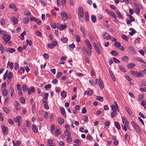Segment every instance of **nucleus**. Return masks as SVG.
I'll return each instance as SVG.
<instances>
[{
    "instance_id": "nucleus-1",
    "label": "nucleus",
    "mask_w": 146,
    "mask_h": 146,
    "mask_svg": "<svg viewBox=\"0 0 146 146\" xmlns=\"http://www.w3.org/2000/svg\"><path fill=\"white\" fill-rule=\"evenodd\" d=\"M122 121L123 125H122L121 126L122 129L125 131H126L127 129H130V127L129 126V123L127 121L126 118L123 117L122 118Z\"/></svg>"
},
{
    "instance_id": "nucleus-2",
    "label": "nucleus",
    "mask_w": 146,
    "mask_h": 146,
    "mask_svg": "<svg viewBox=\"0 0 146 146\" xmlns=\"http://www.w3.org/2000/svg\"><path fill=\"white\" fill-rule=\"evenodd\" d=\"M130 73L135 76L138 77H142L143 75L142 73H139L137 71H134L133 70H131L130 71Z\"/></svg>"
},
{
    "instance_id": "nucleus-3",
    "label": "nucleus",
    "mask_w": 146,
    "mask_h": 146,
    "mask_svg": "<svg viewBox=\"0 0 146 146\" xmlns=\"http://www.w3.org/2000/svg\"><path fill=\"white\" fill-rule=\"evenodd\" d=\"M78 15L80 17H82L84 16V11L82 7H80L78 9Z\"/></svg>"
},
{
    "instance_id": "nucleus-4",
    "label": "nucleus",
    "mask_w": 146,
    "mask_h": 146,
    "mask_svg": "<svg viewBox=\"0 0 146 146\" xmlns=\"http://www.w3.org/2000/svg\"><path fill=\"white\" fill-rule=\"evenodd\" d=\"M61 18L64 21H66L68 18L67 15L66 13L62 12L61 13Z\"/></svg>"
},
{
    "instance_id": "nucleus-5",
    "label": "nucleus",
    "mask_w": 146,
    "mask_h": 146,
    "mask_svg": "<svg viewBox=\"0 0 146 146\" xmlns=\"http://www.w3.org/2000/svg\"><path fill=\"white\" fill-rule=\"evenodd\" d=\"M30 21H35L38 25H40L41 23V21L40 20L37 19L35 17H32L30 18Z\"/></svg>"
},
{
    "instance_id": "nucleus-6",
    "label": "nucleus",
    "mask_w": 146,
    "mask_h": 146,
    "mask_svg": "<svg viewBox=\"0 0 146 146\" xmlns=\"http://www.w3.org/2000/svg\"><path fill=\"white\" fill-rule=\"evenodd\" d=\"M2 130L3 133L5 135H7L8 133V128L5 127L4 125H2L1 126Z\"/></svg>"
},
{
    "instance_id": "nucleus-7",
    "label": "nucleus",
    "mask_w": 146,
    "mask_h": 146,
    "mask_svg": "<svg viewBox=\"0 0 146 146\" xmlns=\"http://www.w3.org/2000/svg\"><path fill=\"white\" fill-rule=\"evenodd\" d=\"M102 35L104 38L106 40L110 39L111 38V36H110L109 35L108 33H104L102 34Z\"/></svg>"
},
{
    "instance_id": "nucleus-8",
    "label": "nucleus",
    "mask_w": 146,
    "mask_h": 146,
    "mask_svg": "<svg viewBox=\"0 0 146 146\" xmlns=\"http://www.w3.org/2000/svg\"><path fill=\"white\" fill-rule=\"evenodd\" d=\"M3 38L4 41L5 42H7L10 39V36L8 35H5L3 36Z\"/></svg>"
},
{
    "instance_id": "nucleus-9",
    "label": "nucleus",
    "mask_w": 146,
    "mask_h": 146,
    "mask_svg": "<svg viewBox=\"0 0 146 146\" xmlns=\"http://www.w3.org/2000/svg\"><path fill=\"white\" fill-rule=\"evenodd\" d=\"M67 27V26L66 24L64 25H61L58 26L57 28L60 30H63L65 29Z\"/></svg>"
},
{
    "instance_id": "nucleus-10",
    "label": "nucleus",
    "mask_w": 146,
    "mask_h": 146,
    "mask_svg": "<svg viewBox=\"0 0 146 146\" xmlns=\"http://www.w3.org/2000/svg\"><path fill=\"white\" fill-rule=\"evenodd\" d=\"M13 76V73L11 72L9 73L7 76V81L8 83L10 82L11 81V79Z\"/></svg>"
},
{
    "instance_id": "nucleus-11",
    "label": "nucleus",
    "mask_w": 146,
    "mask_h": 146,
    "mask_svg": "<svg viewBox=\"0 0 146 146\" xmlns=\"http://www.w3.org/2000/svg\"><path fill=\"white\" fill-rule=\"evenodd\" d=\"M93 45L94 47V48L95 49V50H96L97 53L98 54H100V50L98 47V45L96 44V43L95 42L93 43Z\"/></svg>"
},
{
    "instance_id": "nucleus-12",
    "label": "nucleus",
    "mask_w": 146,
    "mask_h": 146,
    "mask_svg": "<svg viewBox=\"0 0 146 146\" xmlns=\"http://www.w3.org/2000/svg\"><path fill=\"white\" fill-rule=\"evenodd\" d=\"M128 49L132 54H135L136 53V51L133 46H130L129 47Z\"/></svg>"
},
{
    "instance_id": "nucleus-13",
    "label": "nucleus",
    "mask_w": 146,
    "mask_h": 146,
    "mask_svg": "<svg viewBox=\"0 0 146 146\" xmlns=\"http://www.w3.org/2000/svg\"><path fill=\"white\" fill-rule=\"evenodd\" d=\"M85 44L87 47L90 49H92V46L89 40L88 39H86L85 40Z\"/></svg>"
},
{
    "instance_id": "nucleus-14",
    "label": "nucleus",
    "mask_w": 146,
    "mask_h": 146,
    "mask_svg": "<svg viewBox=\"0 0 146 146\" xmlns=\"http://www.w3.org/2000/svg\"><path fill=\"white\" fill-rule=\"evenodd\" d=\"M60 129H56L55 130L54 133H53L52 134L56 137L58 136L61 133L60 132Z\"/></svg>"
},
{
    "instance_id": "nucleus-15",
    "label": "nucleus",
    "mask_w": 146,
    "mask_h": 146,
    "mask_svg": "<svg viewBox=\"0 0 146 146\" xmlns=\"http://www.w3.org/2000/svg\"><path fill=\"white\" fill-rule=\"evenodd\" d=\"M107 13L109 15H111V16L113 18H115V15L113 11H110L109 10L106 9Z\"/></svg>"
},
{
    "instance_id": "nucleus-16",
    "label": "nucleus",
    "mask_w": 146,
    "mask_h": 146,
    "mask_svg": "<svg viewBox=\"0 0 146 146\" xmlns=\"http://www.w3.org/2000/svg\"><path fill=\"white\" fill-rule=\"evenodd\" d=\"M17 90L19 91V93L21 96H22V92L21 88V85L19 84L17 85Z\"/></svg>"
},
{
    "instance_id": "nucleus-17",
    "label": "nucleus",
    "mask_w": 146,
    "mask_h": 146,
    "mask_svg": "<svg viewBox=\"0 0 146 146\" xmlns=\"http://www.w3.org/2000/svg\"><path fill=\"white\" fill-rule=\"evenodd\" d=\"M35 91V90L34 88L33 87H31L30 89H28V94L29 95H30L32 93H34Z\"/></svg>"
},
{
    "instance_id": "nucleus-18",
    "label": "nucleus",
    "mask_w": 146,
    "mask_h": 146,
    "mask_svg": "<svg viewBox=\"0 0 146 146\" xmlns=\"http://www.w3.org/2000/svg\"><path fill=\"white\" fill-rule=\"evenodd\" d=\"M99 84L101 89H102L104 88V86L102 80L100 78L99 79Z\"/></svg>"
},
{
    "instance_id": "nucleus-19",
    "label": "nucleus",
    "mask_w": 146,
    "mask_h": 146,
    "mask_svg": "<svg viewBox=\"0 0 146 146\" xmlns=\"http://www.w3.org/2000/svg\"><path fill=\"white\" fill-rule=\"evenodd\" d=\"M21 119V116H17V117L15 118L14 119V120L16 122H19V126L20 125L19 120Z\"/></svg>"
},
{
    "instance_id": "nucleus-20",
    "label": "nucleus",
    "mask_w": 146,
    "mask_h": 146,
    "mask_svg": "<svg viewBox=\"0 0 146 146\" xmlns=\"http://www.w3.org/2000/svg\"><path fill=\"white\" fill-rule=\"evenodd\" d=\"M129 30L131 31V32L129 33V34L131 36L133 35L135 33H136V31L133 28H130L129 29Z\"/></svg>"
},
{
    "instance_id": "nucleus-21",
    "label": "nucleus",
    "mask_w": 146,
    "mask_h": 146,
    "mask_svg": "<svg viewBox=\"0 0 146 146\" xmlns=\"http://www.w3.org/2000/svg\"><path fill=\"white\" fill-rule=\"evenodd\" d=\"M135 66V64L133 63H130L127 64V67L131 69H132Z\"/></svg>"
},
{
    "instance_id": "nucleus-22",
    "label": "nucleus",
    "mask_w": 146,
    "mask_h": 146,
    "mask_svg": "<svg viewBox=\"0 0 146 146\" xmlns=\"http://www.w3.org/2000/svg\"><path fill=\"white\" fill-rule=\"evenodd\" d=\"M114 124L115 127L118 130H120L121 129L120 125L118 122H115Z\"/></svg>"
},
{
    "instance_id": "nucleus-23",
    "label": "nucleus",
    "mask_w": 146,
    "mask_h": 146,
    "mask_svg": "<svg viewBox=\"0 0 146 146\" xmlns=\"http://www.w3.org/2000/svg\"><path fill=\"white\" fill-rule=\"evenodd\" d=\"M42 94L44 96L43 99H44L45 100H47L48 96V94L45 92H42Z\"/></svg>"
},
{
    "instance_id": "nucleus-24",
    "label": "nucleus",
    "mask_w": 146,
    "mask_h": 146,
    "mask_svg": "<svg viewBox=\"0 0 146 146\" xmlns=\"http://www.w3.org/2000/svg\"><path fill=\"white\" fill-rule=\"evenodd\" d=\"M135 59L141 62H142L144 64H145V62L141 58H140L136 57L135 58Z\"/></svg>"
},
{
    "instance_id": "nucleus-25",
    "label": "nucleus",
    "mask_w": 146,
    "mask_h": 146,
    "mask_svg": "<svg viewBox=\"0 0 146 146\" xmlns=\"http://www.w3.org/2000/svg\"><path fill=\"white\" fill-rule=\"evenodd\" d=\"M117 114V112L115 111H112L111 113V116L112 118H113Z\"/></svg>"
},
{
    "instance_id": "nucleus-26",
    "label": "nucleus",
    "mask_w": 146,
    "mask_h": 146,
    "mask_svg": "<svg viewBox=\"0 0 146 146\" xmlns=\"http://www.w3.org/2000/svg\"><path fill=\"white\" fill-rule=\"evenodd\" d=\"M12 20L14 24H17L18 21L17 18L14 17H12Z\"/></svg>"
},
{
    "instance_id": "nucleus-27",
    "label": "nucleus",
    "mask_w": 146,
    "mask_h": 146,
    "mask_svg": "<svg viewBox=\"0 0 146 146\" xmlns=\"http://www.w3.org/2000/svg\"><path fill=\"white\" fill-rule=\"evenodd\" d=\"M64 133L68 137H70L71 135V133H70V131L68 130L67 129L66 130L64 131Z\"/></svg>"
},
{
    "instance_id": "nucleus-28",
    "label": "nucleus",
    "mask_w": 146,
    "mask_h": 146,
    "mask_svg": "<svg viewBox=\"0 0 146 146\" xmlns=\"http://www.w3.org/2000/svg\"><path fill=\"white\" fill-rule=\"evenodd\" d=\"M91 19L92 22L95 23L96 21V17L94 15L91 16Z\"/></svg>"
},
{
    "instance_id": "nucleus-29",
    "label": "nucleus",
    "mask_w": 146,
    "mask_h": 146,
    "mask_svg": "<svg viewBox=\"0 0 146 146\" xmlns=\"http://www.w3.org/2000/svg\"><path fill=\"white\" fill-rule=\"evenodd\" d=\"M116 14L118 16V17L120 18L123 19V17L122 15L121 14L120 12L119 11H116Z\"/></svg>"
},
{
    "instance_id": "nucleus-30",
    "label": "nucleus",
    "mask_w": 146,
    "mask_h": 146,
    "mask_svg": "<svg viewBox=\"0 0 146 146\" xmlns=\"http://www.w3.org/2000/svg\"><path fill=\"white\" fill-rule=\"evenodd\" d=\"M1 90H2V93L5 96H7L8 94V91L6 89H4Z\"/></svg>"
},
{
    "instance_id": "nucleus-31",
    "label": "nucleus",
    "mask_w": 146,
    "mask_h": 146,
    "mask_svg": "<svg viewBox=\"0 0 146 146\" xmlns=\"http://www.w3.org/2000/svg\"><path fill=\"white\" fill-rule=\"evenodd\" d=\"M111 54L114 56H117L118 55V53L115 50H112L111 52Z\"/></svg>"
},
{
    "instance_id": "nucleus-32",
    "label": "nucleus",
    "mask_w": 146,
    "mask_h": 146,
    "mask_svg": "<svg viewBox=\"0 0 146 146\" xmlns=\"http://www.w3.org/2000/svg\"><path fill=\"white\" fill-rule=\"evenodd\" d=\"M29 19L28 17H25L23 20V22L25 23H27L29 21Z\"/></svg>"
},
{
    "instance_id": "nucleus-33",
    "label": "nucleus",
    "mask_w": 146,
    "mask_h": 146,
    "mask_svg": "<svg viewBox=\"0 0 146 146\" xmlns=\"http://www.w3.org/2000/svg\"><path fill=\"white\" fill-rule=\"evenodd\" d=\"M119 68L122 71L125 72H126V69L121 65H118Z\"/></svg>"
},
{
    "instance_id": "nucleus-34",
    "label": "nucleus",
    "mask_w": 146,
    "mask_h": 146,
    "mask_svg": "<svg viewBox=\"0 0 146 146\" xmlns=\"http://www.w3.org/2000/svg\"><path fill=\"white\" fill-rule=\"evenodd\" d=\"M121 37L122 38L126 41H127L128 40L129 38L126 35H121Z\"/></svg>"
},
{
    "instance_id": "nucleus-35",
    "label": "nucleus",
    "mask_w": 146,
    "mask_h": 146,
    "mask_svg": "<svg viewBox=\"0 0 146 146\" xmlns=\"http://www.w3.org/2000/svg\"><path fill=\"white\" fill-rule=\"evenodd\" d=\"M58 122L60 124H62L64 123V120L62 118H59L58 119Z\"/></svg>"
},
{
    "instance_id": "nucleus-36",
    "label": "nucleus",
    "mask_w": 146,
    "mask_h": 146,
    "mask_svg": "<svg viewBox=\"0 0 146 146\" xmlns=\"http://www.w3.org/2000/svg\"><path fill=\"white\" fill-rule=\"evenodd\" d=\"M110 75L113 82H114L115 80V79L114 75L113 74L111 70L110 71Z\"/></svg>"
},
{
    "instance_id": "nucleus-37",
    "label": "nucleus",
    "mask_w": 146,
    "mask_h": 146,
    "mask_svg": "<svg viewBox=\"0 0 146 146\" xmlns=\"http://www.w3.org/2000/svg\"><path fill=\"white\" fill-rule=\"evenodd\" d=\"M60 110L61 113L62 115H65L64 117H66V115L65 114V111L64 108H61Z\"/></svg>"
},
{
    "instance_id": "nucleus-38",
    "label": "nucleus",
    "mask_w": 146,
    "mask_h": 146,
    "mask_svg": "<svg viewBox=\"0 0 146 146\" xmlns=\"http://www.w3.org/2000/svg\"><path fill=\"white\" fill-rule=\"evenodd\" d=\"M61 95L63 98H65L66 96V92L65 91H62L61 94Z\"/></svg>"
},
{
    "instance_id": "nucleus-39",
    "label": "nucleus",
    "mask_w": 146,
    "mask_h": 146,
    "mask_svg": "<svg viewBox=\"0 0 146 146\" xmlns=\"http://www.w3.org/2000/svg\"><path fill=\"white\" fill-rule=\"evenodd\" d=\"M0 50L1 51V53L3 54L4 53V49L2 44H0Z\"/></svg>"
},
{
    "instance_id": "nucleus-40",
    "label": "nucleus",
    "mask_w": 146,
    "mask_h": 146,
    "mask_svg": "<svg viewBox=\"0 0 146 146\" xmlns=\"http://www.w3.org/2000/svg\"><path fill=\"white\" fill-rule=\"evenodd\" d=\"M68 40V38L66 37H63L61 39V41L63 43H66L67 42Z\"/></svg>"
},
{
    "instance_id": "nucleus-41",
    "label": "nucleus",
    "mask_w": 146,
    "mask_h": 146,
    "mask_svg": "<svg viewBox=\"0 0 146 146\" xmlns=\"http://www.w3.org/2000/svg\"><path fill=\"white\" fill-rule=\"evenodd\" d=\"M3 111L6 113H8L10 112L9 110L7 108L4 107L3 108Z\"/></svg>"
},
{
    "instance_id": "nucleus-42",
    "label": "nucleus",
    "mask_w": 146,
    "mask_h": 146,
    "mask_svg": "<svg viewBox=\"0 0 146 146\" xmlns=\"http://www.w3.org/2000/svg\"><path fill=\"white\" fill-rule=\"evenodd\" d=\"M32 127L34 132L35 133H36L38 131L36 128V125H33L32 126Z\"/></svg>"
},
{
    "instance_id": "nucleus-43",
    "label": "nucleus",
    "mask_w": 146,
    "mask_h": 146,
    "mask_svg": "<svg viewBox=\"0 0 146 146\" xmlns=\"http://www.w3.org/2000/svg\"><path fill=\"white\" fill-rule=\"evenodd\" d=\"M111 108L113 111H117V107L115 106L114 105H112L111 106Z\"/></svg>"
},
{
    "instance_id": "nucleus-44",
    "label": "nucleus",
    "mask_w": 146,
    "mask_h": 146,
    "mask_svg": "<svg viewBox=\"0 0 146 146\" xmlns=\"http://www.w3.org/2000/svg\"><path fill=\"white\" fill-rule=\"evenodd\" d=\"M134 129L136 130V131L139 133H141V131L138 126L137 127H135Z\"/></svg>"
},
{
    "instance_id": "nucleus-45",
    "label": "nucleus",
    "mask_w": 146,
    "mask_h": 146,
    "mask_svg": "<svg viewBox=\"0 0 146 146\" xmlns=\"http://www.w3.org/2000/svg\"><path fill=\"white\" fill-rule=\"evenodd\" d=\"M96 99L101 102H102L103 100V97L99 96H97L96 97Z\"/></svg>"
},
{
    "instance_id": "nucleus-46",
    "label": "nucleus",
    "mask_w": 146,
    "mask_h": 146,
    "mask_svg": "<svg viewBox=\"0 0 146 146\" xmlns=\"http://www.w3.org/2000/svg\"><path fill=\"white\" fill-rule=\"evenodd\" d=\"M40 2L43 6H46L47 3L44 0H40Z\"/></svg>"
},
{
    "instance_id": "nucleus-47",
    "label": "nucleus",
    "mask_w": 146,
    "mask_h": 146,
    "mask_svg": "<svg viewBox=\"0 0 146 146\" xmlns=\"http://www.w3.org/2000/svg\"><path fill=\"white\" fill-rule=\"evenodd\" d=\"M114 45L115 47L118 48L119 47L121 46V44L119 42H116L115 43Z\"/></svg>"
},
{
    "instance_id": "nucleus-48",
    "label": "nucleus",
    "mask_w": 146,
    "mask_h": 146,
    "mask_svg": "<svg viewBox=\"0 0 146 146\" xmlns=\"http://www.w3.org/2000/svg\"><path fill=\"white\" fill-rule=\"evenodd\" d=\"M6 83L5 82L3 83L2 85H1V90H3L5 89V88L6 87Z\"/></svg>"
},
{
    "instance_id": "nucleus-49",
    "label": "nucleus",
    "mask_w": 146,
    "mask_h": 146,
    "mask_svg": "<svg viewBox=\"0 0 146 146\" xmlns=\"http://www.w3.org/2000/svg\"><path fill=\"white\" fill-rule=\"evenodd\" d=\"M86 51L88 56H91L92 54V51L89 50H86Z\"/></svg>"
},
{
    "instance_id": "nucleus-50",
    "label": "nucleus",
    "mask_w": 146,
    "mask_h": 146,
    "mask_svg": "<svg viewBox=\"0 0 146 146\" xmlns=\"http://www.w3.org/2000/svg\"><path fill=\"white\" fill-rule=\"evenodd\" d=\"M26 34V33L25 32H23L21 34V39L23 40L24 39V35H25Z\"/></svg>"
},
{
    "instance_id": "nucleus-51",
    "label": "nucleus",
    "mask_w": 146,
    "mask_h": 146,
    "mask_svg": "<svg viewBox=\"0 0 146 146\" xmlns=\"http://www.w3.org/2000/svg\"><path fill=\"white\" fill-rule=\"evenodd\" d=\"M128 60V57L127 56H124L122 58V60L123 61H126Z\"/></svg>"
},
{
    "instance_id": "nucleus-52",
    "label": "nucleus",
    "mask_w": 146,
    "mask_h": 146,
    "mask_svg": "<svg viewBox=\"0 0 146 146\" xmlns=\"http://www.w3.org/2000/svg\"><path fill=\"white\" fill-rule=\"evenodd\" d=\"M76 41L77 42H80V38L78 35H76Z\"/></svg>"
},
{
    "instance_id": "nucleus-53",
    "label": "nucleus",
    "mask_w": 146,
    "mask_h": 146,
    "mask_svg": "<svg viewBox=\"0 0 146 146\" xmlns=\"http://www.w3.org/2000/svg\"><path fill=\"white\" fill-rule=\"evenodd\" d=\"M113 60L114 62L115 63L117 64V63H120L119 61L118 60L117 58H114V57L113 58Z\"/></svg>"
},
{
    "instance_id": "nucleus-54",
    "label": "nucleus",
    "mask_w": 146,
    "mask_h": 146,
    "mask_svg": "<svg viewBox=\"0 0 146 146\" xmlns=\"http://www.w3.org/2000/svg\"><path fill=\"white\" fill-rule=\"evenodd\" d=\"M143 94H140L138 98V100L139 101H141L143 99Z\"/></svg>"
},
{
    "instance_id": "nucleus-55",
    "label": "nucleus",
    "mask_w": 146,
    "mask_h": 146,
    "mask_svg": "<svg viewBox=\"0 0 146 146\" xmlns=\"http://www.w3.org/2000/svg\"><path fill=\"white\" fill-rule=\"evenodd\" d=\"M125 108L126 111H127V112L128 113V114L130 115H131V111L129 109L128 107L127 106H126L125 107Z\"/></svg>"
},
{
    "instance_id": "nucleus-56",
    "label": "nucleus",
    "mask_w": 146,
    "mask_h": 146,
    "mask_svg": "<svg viewBox=\"0 0 146 146\" xmlns=\"http://www.w3.org/2000/svg\"><path fill=\"white\" fill-rule=\"evenodd\" d=\"M135 13L137 14H139L140 12V10L139 8L137 7H135L134 9Z\"/></svg>"
},
{
    "instance_id": "nucleus-57",
    "label": "nucleus",
    "mask_w": 146,
    "mask_h": 146,
    "mask_svg": "<svg viewBox=\"0 0 146 146\" xmlns=\"http://www.w3.org/2000/svg\"><path fill=\"white\" fill-rule=\"evenodd\" d=\"M15 50V49L14 48H9V53H13Z\"/></svg>"
},
{
    "instance_id": "nucleus-58",
    "label": "nucleus",
    "mask_w": 146,
    "mask_h": 146,
    "mask_svg": "<svg viewBox=\"0 0 146 146\" xmlns=\"http://www.w3.org/2000/svg\"><path fill=\"white\" fill-rule=\"evenodd\" d=\"M20 101L23 104H24L25 102V99L23 97H21L20 98Z\"/></svg>"
},
{
    "instance_id": "nucleus-59",
    "label": "nucleus",
    "mask_w": 146,
    "mask_h": 146,
    "mask_svg": "<svg viewBox=\"0 0 146 146\" xmlns=\"http://www.w3.org/2000/svg\"><path fill=\"white\" fill-rule=\"evenodd\" d=\"M51 87V84H48L44 86V88H46V89H48L50 88Z\"/></svg>"
},
{
    "instance_id": "nucleus-60",
    "label": "nucleus",
    "mask_w": 146,
    "mask_h": 146,
    "mask_svg": "<svg viewBox=\"0 0 146 146\" xmlns=\"http://www.w3.org/2000/svg\"><path fill=\"white\" fill-rule=\"evenodd\" d=\"M131 124L132 125V126L133 127L134 129L135 128V127H137L138 125L136 124L134 121H132L131 123Z\"/></svg>"
},
{
    "instance_id": "nucleus-61",
    "label": "nucleus",
    "mask_w": 146,
    "mask_h": 146,
    "mask_svg": "<svg viewBox=\"0 0 146 146\" xmlns=\"http://www.w3.org/2000/svg\"><path fill=\"white\" fill-rule=\"evenodd\" d=\"M131 15H128L127 16L130 19H131V21H135V19Z\"/></svg>"
},
{
    "instance_id": "nucleus-62",
    "label": "nucleus",
    "mask_w": 146,
    "mask_h": 146,
    "mask_svg": "<svg viewBox=\"0 0 146 146\" xmlns=\"http://www.w3.org/2000/svg\"><path fill=\"white\" fill-rule=\"evenodd\" d=\"M85 20L86 21H88L89 20L88 19V12H86L85 13Z\"/></svg>"
},
{
    "instance_id": "nucleus-63",
    "label": "nucleus",
    "mask_w": 146,
    "mask_h": 146,
    "mask_svg": "<svg viewBox=\"0 0 146 146\" xmlns=\"http://www.w3.org/2000/svg\"><path fill=\"white\" fill-rule=\"evenodd\" d=\"M54 125H52L51 127V132L52 134H53V132L54 131Z\"/></svg>"
},
{
    "instance_id": "nucleus-64",
    "label": "nucleus",
    "mask_w": 146,
    "mask_h": 146,
    "mask_svg": "<svg viewBox=\"0 0 146 146\" xmlns=\"http://www.w3.org/2000/svg\"><path fill=\"white\" fill-rule=\"evenodd\" d=\"M139 90L142 92H146V87L144 88H140Z\"/></svg>"
}]
</instances>
